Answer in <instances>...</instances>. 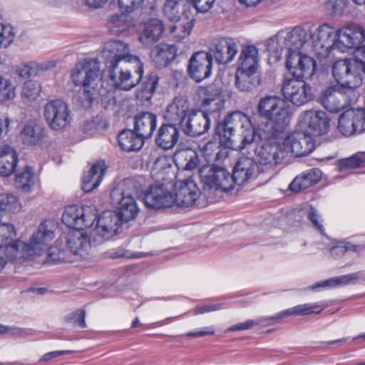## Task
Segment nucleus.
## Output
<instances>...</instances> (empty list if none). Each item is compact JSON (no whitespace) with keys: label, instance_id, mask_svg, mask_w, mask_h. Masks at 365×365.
Returning <instances> with one entry per match:
<instances>
[{"label":"nucleus","instance_id":"nucleus-26","mask_svg":"<svg viewBox=\"0 0 365 365\" xmlns=\"http://www.w3.org/2000/svg\"><path fill=\"white\" fill-rule=\"evenodd\" d=\"M192 110L188 100L176 97L167 107L164 118L168 123L182 126Z\"/></svg>","mask_w":365,"mask_h":365},{"label":"nucleus","instance_id":"nucleus-1","mask_svg":"<svg viewBox=\"0 0 365 365\" xmlns=\"http://www.w3.org/2000/svg\"><path fill=\"white\" fill-rule=\"evenodd\" d=\"M220 143L233 150H242L255 139V130L250 118L240 111L233 112L215 126Z\"/></svg>","mask_w":365,"mask_h":365},{"label":"nucleus","instance_id":"nucleus-24","mask_svg":"<svg viewBox=\"0 0 365 365\" xmlns=\"http://www.w3.org/2000/svg\"><path fill=\"white\" fill-rule=\"evenodd\" d=\"M259 167L251 158L242 157L235 164L232 178L234 185L243 186L247 182L256 178Z\"/></svg>","mask_w":365,"mask_h":365},{"label":"nucleus","instance_id":"nucleus-38","mask_svg":"<svg viewBox=\"0 0 365 365\" xmlns=\"http://www.w3.org/2000/svg\"><path fill=\"white\" fill-rule=\"evenodd\" d=\"M164 30L163 22L156 19H150L144 25L139 41L144 45L152 44L159 40Z\"/></svg>","mask_w":365,"mask_h":365},{"label":"nucleus","instance_id":"nucleus-50","mask_svg":"<svg viewBox=\"0 0 365 365\" xmlns=\"http://www.w3.org/2000/svg\"><path fill=\"white\" fill-rule=\"evenodd\" d=\"M169 26V34L175 41H179L190 35L192 29L190 25H185L179 21Z\"/></svg>","mask_w":365,"mask_h":365},{"label":"nucleus","instance_id":"nucleus-8","mask_svg":"<svg viewBox=\"0 0 365 365\" xmlns=\"http://www.w3.org/2000/svg\"><path fill=\"white\" fill-rule=\"evenodd\" d=\"M43 114L48 127L56 131L66 128L72 120L68 103L61 99L48 101L43 107Z\"/></svg>","mask_w":365,"mask_h":365},{"label":"nucleus","instance_id":"nucleus-15","mask_svg":"<svg viewBox=\"0 0 365 365\" xmlns=\"http://www.w3.org/2000/svg\"><path fill=\"white\" fill-rule=\"evenodd\" d=\"M299 122L303 130L312 138L327 133L330 126L329 119L322 110H307L300 115Z\"/></svg>","mask_w":365,"mask_h":365},{"label":"nucleus","instance_id":"nucleus-29","mask_svg":"<svg viewBox=\"0 0 365 365\" xmlns=\"http://www.w3.org/2000/svg\"><path fill=\"white\" fill-rule=\"evenodd\" d=\"M120 218L110 211L107 210L101 213L96 219L95 232L105 240H108L116 234Z\"/></svg>","mask_w":365,"mask_h":365},{"label":"nucleus","instance_id":"nucleus-2","mask_svg":"<svg viewBox=\"0 0 365 365\" xmlns=\"http://www.w3.org/2000/svg\"><path fill=\"white\" fill-rule=\"evenodd\" d=\"M141 183L134 178H128L118 183L111 190L110 201L118 209L117 214L121 220L128 222L133 220L139 209L135 200L141 190Z\"/></svg>","mask_w":365,"mask_h":365},{"label":"nucleus","instance_id":"nucleus-34","mask_svg":"<svg viewBox=\"0 0 365 365\" xmlns=\"http://www.w3.org/2000/svg\"><path fill=\"white\" fill-rule=\"evenodd\" d=\"M322 178V172L317 168L304 171L297 176L289 185V189L294 192H299L318 182Z\"/></svg>","mask_w":365,"mask_h":365},{"label":"nucleus","instance_id":"nucleus-49","mask_svg":"<svg viewBox=\"0 0 365 365\" xmlns=\"http://www.w3.org/2000/svg\"><path fill=\"white\" fill-rule=\"evenodd\" d=\"M186 0H165L163 8L164 16L170 21L180 18V5Z\"/></svg>","mask_w":365,"mask_h":365},{"label":"nucleus","instance_id":"nucleus-54","mask_svg":"<svg viewBox=\"0 0 365 365\" xmlns=\"http://www.w3.org/2000/svg\"><path fill=\"white\" fill-rule=\"evenodd\" d=\"M41 91V86L38 82L28 81L23 86L21 96L28 101H34L39 96Z\"/></svg>","mask_w":365,"mask_h":365},{"label":"nucleus","instance_id":"nucleus-14","mask_svg":"<svg viewBox=\"0 0 365 365\" xmlns=\"http://www.w3.org/2000/svg\"><path fill=\"white\" fill-rule=\"evenodd\" d=\"M286 67L294 78H308L315 72L316 62L300 51H292L287 54Z\"/></svg>","mask_w":365,"mask_h":365},{"label":"nucleus","instance_id":"nucleus-57","mask_svg":"<svg viewBox=\"0 0 365 365\" xmlns=\"http://www.w3.org/2000/svg\"><path fill=\"white\" fill-rule=\"evenodd\" d=\"M304 213L312 226L323 235L324 233V228L318 210L313 206L309 205L304 209Z\"/></svg>","mask_w":365,"mask_h":365},{"label":"nucleus","instance_id":"nucleus-60","mask_svg":"<svg viewBox=\"0 0 365 365\" xmlns=\"http://www.w3.org/2000/svg\"><path fill=\"white\" fill-rule=\"evenodd\" d=\"M324 10L330 16L339 15L345 7L344 0H324Z\"/></svg>","mask_w":365,"mask_h":365},{"label":"nucleus","instance_id":"nucleus-7","mask_svg":"<svg viewBox=\"0 0 365 365\" xmlns=\"http://www.w3.org/2000/svg\"><path fill=\"white\" fill-rule=\"evenodd\" d=\"M55 224L52 220H45L41 222L38 230L31 235L28 243L33 256H41L48 252V255L56 259L57 255L51 247V243L54 239Z\"/></svg>","mask_w":365,"mask_h":365},{"label":"nucleus","instance_id":"nucleus-43","mask_svg":"<svg viewBox=\"0 0 365 365\" xmlns=\"http://www.w3.org/2000/svg\"><path fill=\"white\" fill-rule=\"evenodd\" d=\"M131 26L128 17L123 14L110 16L108 19L107 27L110 33L114 35L123 34Z\"/></svg>","mask_w":365,"mask_h":365},{"label":"nucleus","instance_id":"nucleus-35","mask_svg":"<svg viewBox=\"0 0 365 365\" xmlns=\"http://www.w3.org/2000/svg\"><path fill=\"white\" fill-rule=\"evenodd\" d=\"M176 52L174 45L160 43L152 48L150 57L156 67L163 68L175 58Z\"/></svg>","mask_w":365,"mask_h":365},{"label":"nucleus","instance_id":"nucleus-41","mask_svg":"<svg viewBox=\"0 0 365 365\" xmlns=\"http://www.w3.org/2000/svg\"><path fill=\"white\" fill-rule=\"evenodd\" d=\"M260 83V79L256 73L248 71H237L235 73V86L242 92H251Z\"/></svg>","mask_w":365,"mask_h":365},{"label":"nucleus","instance_id":"nucleus-10","mask_svg":"<svg viewBox=\"0 0 365 365\" xmlns=\"http://www.w3.org/2000/svg\"><path fill=\"white\" fill-rule=\"evenodd\" d=\"M96 219V215L91 207L84 208L77 205L67 206L62 215L63 222L75 230L91 227Z\"/></svg>","mask_w":365,"mask_h":365},{"label":"nucleus","instance_id":"nucleus-55","mask_svg":"<svg viewBox=\"0 0 365 365\" xmlns=\"http://www.w3.org/2000/svg\"><path fill=\"white\" fill-rule=\"evenodd\" d=\"M224 103L220 96L217 95L212 98H206L203 102V107L207 115L217 113L223 108Z\"/></svg>","mask_w":365,"mask_h":365},{"label":"nucleus","instance_id":"nucleus-48","mask_svg":"<svg viewBox=\"0 0 365 365\" xmlns=\"http://www.w3.org/2000/svg\"><path fill=\"white\" fill-rule=\"evenodd\" d=\"M15 184L18 188L25 192L30 191L31 187L34 185V173L30 167L26 166L24 170L16 176Z\"/></svg>","mask_w":365,"mask_h":365},{"label":"nucleus","instance_id":"nucleus-3","mask_svg":"<svg viewBox=\"0 0 365 365\" xmlns=\"http://www.w3.org/2000/svg\"><path fill=\"white\" fill-rule=\"evenodd\" d=\"M106 68L113 86L122 91H130L135 87L143 74V65L138 56L115 61Z\"/></svg>","mask_w":365,"mask_h":365},{"label":"nucleus","instance_id":"nucleus-36","mask_svg":"<svg viewBox=\"0 0 365 365\" xmlns=\"http://www.w3.org/2000/svg\"><path fill=\"white\" fill-rule=\"evenodd\" d=\"M258 68V50L255 46H246L242 48L238 59L237 71H248L256 73Z\"/></svg>","mask_w":365,"mask_h":365},{"label":"nucleus","instance_id":"nucleus-56","mask_svg":"<svg viewBox=\"0 0 365 365\" xmlns=\"http://www.w3.org/2000/svg\"><path fill=\"white\" fill-rule=\"evenodd\" d=\"M219 171L224 173V177H217L216 178L215 190H222L223 191H230L234 188L233 179L232 175L223 168H219Z\"/></svg>","mask_w":365,"mask_h":365},{"label":"nucleus","instance_id":"nucleus-63","mask_svg":"<svg viewBox=\"0 0 365 365\" xmlns=\"http://www.w3.org/2000/svg\"><path fill=\"white\" fill-rule=\"evenodd\" d=\"M145 0H118L121 9L125 12H131L141 6Z\"/></svg>","mask_w":365,"mask_h":365},{"label":"nucleus","instance_id":"nucleus-25","mask_svg":"<svg viewBox=\"0 0 365 365\" xmlns=\"http://www.w3.org/2000/svg\"><path fill=\"white\" fill-rule=\"evenodd\" d=\"M210 127V121L207 113L194 109L190 111V115L181 126L184 133L192 137L200 136L205 133Z\"/></svg>","mask_w":365,"mask_h":365},{"label":"nucleus","instance_id":"nucleus-13","mask_svg":"<svg viewBox=\"0 0 365 365\" xmlns=\"http://www.w3.org/2000/svg\"><path fill=\"white\" fill-rule=\"evenodd\" d=\"M338 130L344 136H351L365 131V110L348 109L338 119Z\"/></svg>","mask_w":365,"mask_h":365},{"label":"nucleus","instance_id":"nucleus-61","mask_svg":"<svg viewBox=\"0 0 365 365\" xmlns=\"http://www.w3.org/2000/svg\"><path fill=\"white\" fill-rule=\"evenodd\" d=\"M85 317V311L77 310L66 316V319L68 322L77 324L80 327L84 328L86 327Z\"/></svg>","mask_w":365,"mask_h":365},{"label":"nucleus","instance_id":"nucleus-4","mask_svg":"<svg viewBox=\"0 0 365 365\" xmlns=\"http://www.w3.org/2000/svg\"><path fill=\"white\" fill-rule=\"evenodd\" d=\"M364 72L361 65L354 59L339 60L332 66V74L339 88L354 98L356 96L355 90L361 85V73Z\"/></svg>","mask_w":365,"mask_h":365},{"label":"nucleus","instance_id":"nucleus-17","mask_svg":"<svg viewBox=\"0 0 365 365\" xmlns=\"http://www.w3.org/2000/svg\"><path fill=\"white\" fill-rule=\"evenodd\" d=\"M336 43V30L327 24L319 26L313 35V49L319 59L327 57Z\"/></svg>","mask_w":365,"mask_h":365},{"label":"nucleus","instance_id":"nucleus-32","mask_svg":"<svg viewBox=\"0 0 365 365\" xmlns=\"http://www.w3.org/2000/svg\"><path fill=\"white\" fill-rule=\"evenodd\" d=\"M3 248L5 256L10 261L22 262L34 257L29 244L19 240H10Z\"/></svg>","mask_w":365,"mask_h":365},{"label":"nucleus","instance_id":"nucleus-6","mask_svg":"<svg viewBox=\"0 0 365 365\" xmlns=\"http://www.w3.org/2000/svg\"><path fill=\"white\" fill-rule=\"evenodd\" d=\"M306 36L305 30L299 26H296L289 31H281L267 41V50L278 53L285 49L287 53L299 51L307 41Z\"/></svg>","mask_w":365,"mask_h":365},{"label":"nucleus","instance_id":"nucleus-19","mask_svg":"<svg viewBox=\"0 0 365 365\" xmlns=\"http://www.w3.org/2000/svg\"><path fill=\"white\" fill-rule=\"evenodd\" d=\"M143 200L145 205L152 209H163L174 205L173 195L163 184L152 185L145 192Z\"/></svg>","mask_w":365,"mask_h":365},{"label":"nucleus","instance_id":"nucleus-5","mask_svg":"<svg viewBox=\"0 0 365 365\" xmlns=\"http://www.w3.org/2000/svg\"><path fill=\"white\" fill-rule=\"evenodd\" d=\"M257 111L260 116L275 124L276 133L272 137L277 139L289 123L290 112L287 102L275 96H267L259 101Z\"/></svg>","mask_w":365,"mask_h":365},{"label":"nucleus","instance_id":"nucleus-64","mask_svg":"<svg viewBox=\"0 0 365 365\" xmlns=\"http://www.w3.org/2000/svg\"><path fill=\"white\" fill-rule=\"evenodd\" d=\"M321 305L319 303L313 304H304L297 305L292 307L294 316L296 315H305L313 313L312 309L320 307Z\"/></svg>","mask_w":365,"mask_h":365},{"label":"nucleus","instance_id":"nucleus-22","mask_svg":"<svg viewBox=\"0 0 365 365\" xmlns=\"http://www.w3.org/2000/svg\"><path fill=\"white\" fill-rule=\"evenodd\" d=\"M365 40V31L359 25H351L336 30V48L344 52L348 48L359 47Z\"/></svg>","mask_w":365,"mask_h":365},{"label":"nucleus","instance_id":"nucleus-23","mask_svg":"<svg viewBox=\"0 0 365 365\" xmlns=\"http://www.w3.org/2000/svg\"><path fill=\"white\" fill-rule=\"evenodd\" d=\"M237 51V46L233 38H219L213 41L209 53L218 63L226 64L234 59Z\"/></svg>","mask_w":365,"mask_h":365},{"label":"nucleus","instance_id":"nucleus-40","mask_svg":"<svg viewBox=\"0 0 365 365\" xmlns=\"http://www.w3.org/2000/svg\"><path fill=\"white\" fill-rule=\"evenodd\" d=\"M118 144L120 148L125 151H136L143 147L144 140L137 135L134 130H125L118 135Z\"/></svg>","mask_w":365,"mask_h":365},{"label":"nucleus","instance_id":"nucleus-51","mask_svg":"<svg viewBox=\"0 0 365 365\" xmlns=\"http://www.w3.org/2000/svg\"><path fill=\"white\" fill-rule=\"evenodd\" d=\"M16 96V88L10 79L0 76V102L13 100Z\"/></svg>","mask_w":365,"mask_h":365},{"label":"nucleus","instance_id":"nucleus-44","mask_svg":"<svg viewBox=\"0 0 365 365\" xmlns=\"http://www.w3.org/2000/svg\"><path fill=\"white\" fill-rule=\"evenodd\" d=\"M21 208L16 196L3 193L0 195V218L4 215L19 212Z\"/></svg>","mask_w":365,"mask_h":365},{"label":"nucleus","instance_id":"nucleus-18","mask_svg":"<svg viewBox=\"0 0 365 365\" xmlns=\"http://www.w3.org/2000/svg\"><path fill=\"white\" fill-rule=\"evenodd\" d=\"M354 99L340 88L329 87L322 93L320 103L329 113H336L349 106Z\"/></svg>","mask_w":365,"mask_h":365},{"label":"nucleus","instance_id":"nucleus-11","mask_svg":"<svg viewBox=\"0 0 365 365\" xmlns=\"http://www.w3.org/2000/svg\"><path fill=\"white\" fill-rule=\"evenodd\" d=\"M284 149L277 143H264L255 150L256 160L262 172L273 170L284 158Z\"/></svg>","mask_w":365,"mask_h":365},{"label":"nucleus","instance_id":"nucleus-42","mask_svg":"<svg viewBox=\"0 0 365 365\" xmlns=\"http://www.w3.org/2000/svg\"><path fill=\"white\" fill-rule=\"evenodd\" d=\"M158 81V76L155 73H150L136 91V98L141 101H150L155 91Z\"/></svg>","mask_w":365,"mask_h":365},{"label":"nucleus","instance_id":"nucleus-27","mask_svg":"<svg viewBox=\"0 0 365 365\" xmlns=\"http://www.w3.org/2000/svg\"><path fill=\"white\" fill-rule=\"evenodd\" d=\"M129 52V45L123 41L113 40L106 42L102 49V56L105 60L106 68L115 61H127L130 57H136L130 54Z\"/></svg>","mask_w":365,"mask_h":365},{"label":"nucleus","instance_id":"nucleus-47","mask_svg":"<svg viewBox=\"0 0 365 365\" xmlns=\"http://www.w3.org/2000/svg\"><path fill=\"white\" fill-rule=\"evenodd\" d=\"M363 152H359L354 155L339 159L337 161V169L340 172H346L365 165V157Z\"/></svg>","mask_w":365,"mask_h":365},{"label":"nucleus","instance_id":"nucleus-59","mask_svg":"<svg viewBox=\"0 0 365 365\" xmlns=\"http://www.w3.org/2000/svg\"><path fill=\"white\" fill-rule=\"evenodd\" d=\"M198 11L190 4L184 5L182 12L180 11V18L177 19L185 25H190L192 29L195 21V16Z\"/></svg>","mask_w":365,"mask_h":365},{"label":"nucleus","instance_id":"nucleus-37","mask_svg":"<svg viewBox=\"0 0 365 365\" xmlns=\"http://www.w3.org/2000/svg\"><path fill=\"white\" fill-rule=\"evenodd\" d=\"M18 163L16 150L8 145L0 148V175L9 177L12 175Z\"/></svg>","mask_w":365,"mask_h":365},{"label":"nucleus","instance_id":"nucleus-31","mask_svg":"<svg viewBox=\"0 0 365 365\" xmlns=\"http://www.w3.org/2000/svg\"><path fill=\"white\" fill-rule=\"evenodd\" d=\"M180 132L176 125L170 123H163L158 130L155 143L163 150L172 149L178 142Z\"/></svg>","mask_w":365,"mask_h":365},{"label":"nucleus","instance_id":"nucleus-12","mask_svg":"<svg viewBox=\"0 0 365 365\" xmlns=\"http://www.w3.org/2000/svg\"><path fill=\"white\" fill-rule=\"evenodd\" d=\"M284 153H291L294 157L307 155L315 148L313 138L304 130L288 135L282 143Z\"/></svg>","mask_w":365,"mask_h":365},{"label":"nucleus","instance_id":"nucleus-58","mask_svg":"<svg viewBox=\"0 0 365 365\" xmlns=\"http://www.w3.org/2000/svg\"><path fill=\"white\" fill-rule=\"evenodd\" d=\"M16 236V230L13 225L3 222H0V249Z\"/></svg>","mask_w":365,"mask_h":365},{"label":"nucleus","instance_id":"nucleus-33","mask_svg":"<svg viewBox=\"0 0 365 365\" xmlns=\"http://www.w3.org/2000/svg\"><path fill=\"white\" fill-rule=\"evenodd\" d=\"M105 162L100 160L94 163L89 171L84 174L82 179V189L85 192H90L98 187L106 173Z\"/></svg>","mask_w":365,"mask_h":365},{"label":"nucleus","instance_id":"nucleus-21","mask_svg":"<svg viewBox=\"0 0 365 365\" xmlns=\"http://www.w3.org/2000/svg\"><path fill=\"white\" fill-rule=\"evenodd\" d=\"M212 67L211 55L207 52L198 51L190 57L187 71L192 79L200 82L210 76Z\"/></svg>","mask_w":365,"mask_h":365},{"label":"nucleus","instance_id":"nucleus-45","mask_svg":"<svg viewBox=\"0 0 365 365\" xmlns=\"http://www.w3.org/2000/svg\"><path fill=\"white\" fill-rule=\"evenodd\" d=\"M219 168L212 165H207L202 166L199 170L201 181L209 188L214 189V187L216 186V178L217 177H224V173L219 171Z\"/></svg>","mask_w":365,"mask_h":365},{"label":"nucleus","instance_id":"nucleus-9","mask_svg":"<svg viewBox=\"0 0 365 365\" xmlns=\"http://www.w3.org/2000/svg\"><path fill=\"white\" fill-rule=\"evenodd\" d=\"M282 91L284 98L296 106H301L312 100L311 86L301 78L285 79Z\"/></svg>","mask_w":365,"mask_h":365},{"label":"nucleus","instance_id":"nucleus-39","mask_svg":"<svg viewBox=\"0 0 365 365\" xmlns=\"http://www.w3.org/2000/svg\"><path fill=\"white\" fill-rule=\"evenodd\" d=\"M43 128L35 121H29L26 123L19 134L20 140L26 145H36L43 140Z\"/></svg>","mask_w":365,"mask_h":365},{"label":"nucleus","instance_id":"nucleus-53","mask_svg":"<svg viewBox=\"0 0 365 365\" xmlns=\"http://www.w3.org/2000/svg\"><path fill=\"white\" fill-rule=\"evenodd\" d=\"M16 32L9 24L0 23V48H7L14 41Z\"/></svg>","mask_w":365,"mask_h":365},{"label":"nucleus","instance_id":"nucleus-52","mask_svg":"<svg viewBox=\"0 0 365 365\" xmlns=\"http://www.w3.org/2000/svg\"><path fill=\"white\" fill-rule=\"evenodd\" d=\"M201 154L209 162H216L219 159L220 153V145L216 141H209L200 149Z\"/></svg>","mask_w":365,"mask_h":365},{"label":"nucleus","instance_id":"nucleus-16","mask_svg":"<svg viewBox=\"0 0 365 365\" xmlns=\"http://www.w3.org/2000/svg\"><path fill=\"white\" fill-rule=\"evenodd\" d=\"M100 63L96 59L89 58L78 62L71 71V77L76 86L87 88L98 77Z\"/></svg>","mask_w":365,"mask_h":365},{"label":"nucleus","instance_id":"nucleus-62","mask_svg":"<svg viewBox=\"0 0 365 365\" xmlns=\"http://www.w3.org/2000/svg\"><path fill=\"white\" fill-rule=\"evenodd\" d=\"M6 334L16 338H24L33 334L31 329L21 328L18 327L6 326Z\"/></svg>","mask_w":365,"mask_h":365},{"label":"nucleus","instance_id":"nucleus-30","mask_svg":"<svg viewBox=\"0 0 365 365\" xmlns=\"http://www.w3.org/2000/svg\"><path fill=\"white\" fill-rule=\"evenodd\" d=\"M158 117L155 114L143 111L134 116L133 130L144 140L150 138L157 128Z\"/></svg>","mask_w":365,"mask_h":365},{"label":"nucleus","instance_id":"nucleus-28","mask_svg":"<svg viewBox=\"0 0 365 365\" xmlns=\"http://www.w3.org/2000/svg\"><path fill=\"white\" fill-rule=\"evenodd\" d=\"M82 230L71 231L66 237V250H59L56 256V260L65 261L63 257L66 252L73 255L80 254L81 251H86L90 247L88 236L81 232Z\"/></svg>","mask_w":365,"mask_h":365},{"label":"nucleus","instance_id":"nucleus-46","mask_svg":"<svg viewBox=\"0 0 365 365\" xmlns=\"http://www.w3.org/2000/svg\"><path fill=\"white\" fill-rule=\"evenodd\" d=\"M359 272H355L330 278L327 280L317 282L312 287V289L316 290L319 287H336L354 283L359 279Z\"/></svg>","mask_w":365,"mask_h":365},{"label":"nucleus","instance_id":"nucleus-20","mask_svg":"<svg viewBox=\"0 0 365 365\" xmlns=\"http://www.w3.org/2000/svg\"><path fill=\"white\" fill-rule=\"evenodd\" d=\"M175 187L174 204L180 207H192L200 195L195 182L190 178L177 182Z\"/></svg>","mask_w":365,"mask_h":365}]
</instances>
